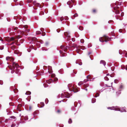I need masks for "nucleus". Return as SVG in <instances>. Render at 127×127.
Returning <instances> with one entry per match:
<instances>
[{"instance_id":"f257e3e1","label":"nucleus","mask_w":127,"mask_h":127,"mask_svg":"<svg viewBox=\"0 0 127 127\" xmlns=\"http://www.w3.org/2000/svg\"><path fill=\"white\" fill-rule=\"evenodd\" d=\"M20 67L19 65L18 64L16 63L15 62H13L12 63V66L11 70H12L11 73L12 74L14 71H15L16 73H18L19 72V70L18 68Z\"/></svg>"},{"instance_id":"f03ea898","label":"nucleus","mask_w":127,"mask_h":127,"mask_svg":"<svg viewBox=\"0 0 127 127\" xmlns=\"http://www.w3.org/2000/svg\"><path fill=\"white\" fill-rule=\"evenodd\" d=\"M22 26L23 28H22V31H21L19 29H18V28L17 27H14L12 28V30H11L10 32H14V31L15 32L16 31H19L20 32H21V31H22L24 33V34L25 35H27V34H25V32L27 29L28 28L27 26L25 25L23 26Z\"/></svg>"},{"instance_id":"7ed1b4c3","label":"nucleus","mask_w":127,"mask_h":127,"mask_svg":"<svg viewBox=\"0 0 127 127\" xmlns=\"http://www.w3.org/2000/svg\"><path fill=\"white\" fill-rule=\"evenodd\" d=\"M99 41L102 42L104 41L107 42L108 41L111 40V38H109L108 36L105 35L103 37H101L99 38Z\"/></svg>"},{"instance_id":"20e7f679","label":"nucleus","mask_w":127,"mask_h":127,"mask_svg":"<svg viewBox=\"0 0 127 127\" xmlns=\"http://www.w3.org/2000/svg\"><path fill=\"white\" fill-rule=\"evenodd\" d=\"M68 87L69 89L71 91H73L74 93L77 92H78V90L77 89H75L74 88L72 84H69L68 85Z\"/></svg>"},{"instance_id":"39448f33","label":"nucleus","mask_w":127,"mask_h":127,"mask_svg":"<svg viewBox=\"0 0 127 127\" xmlns=\"http://www.w3.org/2000/svg\"><path fill=\"white\" fill-rule=\"evenodd\" d=\"M36 41H37V42H39L41 44H43V41L42 40H41L40 41H38L36 38L35 37H33L31 38V41L30 42V43H32V42L34 43V42H36Z\"/></svg>"},{"instance_id":"423d86ee","label":"nucleus","mask_w":127,"mask_h":127,"mask_svg":"<svg viewBox=\"0 0 127 127\" xmlns=\"http://www.w3.org/2000/svg\"><path fill=\"white\" fill-rule=\"evenodd\" d=\"M118 108L117 109V110H116V111H120L121 112H127V111L126 110V107H122L121 108L122 109L121 110L120 108L118 106Z\"/></svg>"},{"instance_id":"0eeeda50","label":"nucleus","mask_w":127,"mask_h":127,"mask_svg":"<svg viewBox=\"0 0 127 127\" xmlns=\"http://www.w3.org/2000/svg\"><path fill=\"white\" fill-rule=\"evenodd\" d=\"M71 1H69L67 2V4L69 5V7L70 8H71L73 6V5H71L72 3H73V4L74 5H75L76 4H75L74 3V2H75V0H71Z\"/></svg>"},{"instance_id":"6e6552de","label":"nucleus","mask_w":127,"mask_h":127,"mask_svg":"<svg viewBox=\"0 0 127 127\" xmlns=\"http://www.w3.org/2000/svg\"><path fill=\"white\" fill-rule=\"evenodd\" d=\"M33 5L36 7H39L40 8L42 7L43 5H41L40 3L36 2V1H34L33 2Z\"/></svg>"},{"instance_id":"1a4fd4ad","label":"nucleus","mask_w":127,"mask_h":127,"mask_svg":"<svg viewBox=\"0 0 127 127\" xmlns=\"http://www.w3.org/2000/svg\"><path fill=\"white\" fill-rule=\"evenodd\" d=\"M58 79L57 78H55V79H50L48 80H46V82L48 84H50L52 82H53L54 81H57Z\"/></svg>"},{"instance_id":"9d476101","label":"nucleus","mask_w":127,"mask_h":127,"mask_svg":"<svg viewBox=\"0 0 127 127\" xmlns=\"http://www.w3.org/2000/svg\"><path fill=\"white\" fill-rule=\"evenodd\" d=\"M61 97L62 98H64V97L69 98L70 97V94L69 93L65 95L64 94L62 93L61 94Z\"/></svg>"},{"instance_id":"9b49d317","label":"nucleus","mask_w":127,"mask_h":127,"mask_svg":"<svg viewBox=\"0 0 127 127\" xmlns=\"http://www.w3.org/2000/svg\"><path fill=\"white\" fill-rule=\"evenodd\" d=\"M118 107V106H112V107H107V109H110L111 110H114L115 111H116Z\"/></svg>"},{"instance_id":"f8f14e48","label":"nucleus","mask_w":127,"mask_h":127,"mask_svg":"<svg viewBox=\"0 0 127 127\" xmlns=\"http://www.w3.org/2000/svg\"><path fill=\"white\" fill-rule=\"evenodd\" d=\"M69 32H64V35L66 36L68 39L70 37V36L69 35Z\"/></svg>"},{"instance_id":"ddd939ff","label":"nucleus","mask_w":127,"mask_h":127,"mask_svg":"<svg viewBox=\"0 0 127 127\" xmlns=\"http://www.w3.org/2000/svg\"><path fill=\"white\" fill-rule=\"evenodd\" d=\"M6 59L7 60L10 61H11L12 62L14 60V59L13 58L9 57H7Z\"/></svg>"},{"instance_id":"4468645a","label":"nucleus","mask_w":127,"mask_h":127,"mask_svg":"<svg viewBox=\"0 0 127 127\" xmlns=\"http://www.w3.org/2000/svg\"><path fill=\"white\" fill-rule=\"evenodd\" d=\"M64 19L65 20H67L68 19V18L67 16H65L64 19L63 17H62L60 18V20L61 22H62Z\"/></svg>"},{"instance_id":"2eb2a0df","label":"nucleus","mask_w":127,"mask_h":127,"mask_svg":"<svg viewBox=\"0 0 127 127\" xmlns=\"http://www.w3.org/2000/svg\"><path fill=\"white\" fill-rule=\"evenodd\" d=\"M29 48H28L27 49V50L29 52H30L31 51V49H34V50H36V48H34V47H33V45H32V46H30L29 47Z\"/></svg>"},{"instance_id":"dca6fc26","label":"nucleus","mask_w":127,"mask_h":127,"mask_svg":"<svg viewBox=\"0 0 127 127\" xmlns=\"http://www.w3.org/2000/svg\"><path fill=\"white\" fill-rule=\"evenodd\" d=\"M77 102H74V106L72 108V110L73 111H74L75 110V107H76L77 106Z\"/></svg>"},{"instance_id":"f3484780","label":"nucleus","mask_w":127,"mask_h":127,"mask_svg":"<svg viewBox=\"0 0 127 127\" xmlns=\"http://www.w3.org/2000/svg\"><path fill=\"white\" fill-rule=\"evenodd\" d=\"M61 49H64V51L66 52L65 50L69 48V47L67 46L65 47L64 46L62 45L61 46Z\"/></svg>"},{"instance_id":"a211bd4d","label":"nucleus","mask_w":127,"mask_h":127,"mask_svg":"<svg viewBox=\"0 0 127 127\" xmlns=\"http://www.w3.org/2000/svg\"><path fill=\"white\" fill-rule=\"evenodd\" d=\"M52 67L51 66H49V67H48V72L50 74L52 72Z\"/></svg>"},{"instance_id":"6ab92c4d","label":"nucleus","mask_w":127,"mask_h":127,"mask_svg":"<svg viewBox=\"0 0 127 127\" xmlns=\"http://www.w3.org/2000/svg\"><path fill=\"white\" fill-rule=\"evenodd\" d=\"M19 125L18 123L17 124V125H16L15 124L13 123L11 125V127H17Z\"/></svg>"},{"instance_id":"aec40b11","label":"nucleus","mask_w":127,"mask_h":127,"mask_svg":"<svg viewBox=\"0 0 127 127\" xmlns=\"http://www.w3.org/2000/svg\"><path fill=\"white\" fill-rule=\"evenodd\" d=\"M100 64H102L105 66L106 64L105 62L103 60H101L100 62Z\"/></svg>"},{"instance_id":"412c9836","label":"nucleus","mask_w":127,"mask_h":127,"mask_svg":"<svg viewBox=\"0 0 127 127\" xmlns=\"http://www.w3.org/2000/svg\"><path fill=\"white\" fill-rule=\"evenodd\" d=\"M39 114V111H35L33 113V115L34 116L33 118H34L35 117V116L37 114Z\"/></svg>"},{"instance_id":"4be33fe9","label":"nucleus","mask_w":127,"mask_h":127,"mask_svg":"<svg viewBox=\"0 0 127 127\" xmlns=\"http://www.w3.org/2000/svg\"><path fill=\"white\" fill-rule=\"evenodd\" d=\"M78 16V14L77 13H75L73 16L71 18L72 19H74L75 17H77Z\"/></svg>"},{"instance_id":"5701e85b","label":"nucleus","mask_w":127,"mask_h":127,"mask_svg":"<svg viewBox=\"0 0 127 127\" xmlns=\"http://www.w3.org/2000/svg\"><path fill=\"white\" fill-rule=\"evenodd\" d=\"M58 72L61 74H63L64 73V70L62 69H61L58 71Z\"/></svg>"},{"instance_id":"b1692460","label":"nucleus","mask_w":127,"mask_h":127,"mask_svg":"<svg viewBox=\"0 0 127 127\" xmlns=\"http://www.w3.org/2000/svg\"><path fill=\"white\" fill-rule=\"evenodd\" d=\"M96 99L94 98H92V102L94 103L96 102Z\"/></svg>"},{"instance_id":"393cba45","label":"nucleus","mask_w":127,"mask_h":127,"mask_svg":"<svg viewBox=\"0 0 127 127\" xmlns=\"http://www.w3.org/2000/svg\"><path fill=\"white\" fill-rule=\"evenodd\" d=\"M39 43V42H37L35 44L37 46V48H38L40 47V44Z\"/></svg>"},{"instance_id":"a878e982","label":"nucleus","mask_w":127,"mask_h":127,"mask_svg":"<svg viewBox=\"0 0 127 127\" xmlns=\"http://www.w3.org/2000/svg\"><path fill=\"white\" fill-rule=\"evenodd\" d=\"M113 12H115L116 14H119V11L118 10H115L114 11H113Z\"/></svg>"},{"instance_id":"bb28decb","label":"nucleus","mask_w":127,"mask_h":127,"mask_svg":"<svg viewBox=\"0 0 127 127\" xmlns=\"http://www.w3.org/2000/svg\"><path fill=\"white\" fill-rule=\"evenodd\" d=\"M44 73V71L43 70H42L41 71H40V72L39 73V74L40 75H43Z\"/></svg>"},{"instance_id":"cd10ccee","label":"nucleus","mask_w":127,"mask_h":127,"mask_svg":"<svg viewBox=\"0 0 127 127\" xmlns=\"http://www.w3.org/2000/svg\"><path fill=\"white\" fill-rule=\"evenodd\" d=\"M36 33L37 34H41V32L40 31H37L36 32Z\"/></svg>"},{"instance_id":"c85d7f7f","label":"nucleus","mask_w":127,"mask_h":127,"mask_svg":"<svg viewBox=\"0 0 127 127\" xmlns=\"http://www.w3.org/2000/svg\"><path fill=\"white\" fill-rule=\"evenodd\" d=\"M31 94V93L29 91H28L25 93V94L27 95H30Z\"/></svg>"},{"instance_id":"c756f323","label":"nucleus","mask_w":127,"mask_h":127,"mask_svg":"<svg viewBox=\"0 0 127 127\" xmlns=\"http://www.w3.org/2000/svg\"><path fill=\"white\" fill-rule=\"evenodd\" d=\"M121 67L122 69H124L125 68V66L124 65H122L121 66Z\"/></svg>"},{"instance_id":"7c9ffc66","label":"nucleus","mask_w":127,"mask_h":127,"mask_svg":"<svg viewBox=\"0 0 127 127\" xmlns=\"http://www.w3.org/2000/svg\"><path fill=\"white\" fill-rule=\"evenodd\" d=\"M7 121H8V120L7 119H6L5 121H1L0 119V123H1L2 122H4L5 123L6 122H7Z\"/></svg>"},{"instance_id":"2f4dec72","label":"nucleus","mask_w":127,"mask_h":127,"mask_svg":"<svg viewBox=\"0 0 127 127\" xmlns=\"http://www.w3.org/2000/svg\"><path fill=\"white\" fill-rule=\"evenodd\" d=\"M72 123V120H71V119L70 118L69 119V120L68 121V123L69 124H70L71 123Z\"/></svg>"},{"instance_id":"473e14b6","label":"nucleus","mask_w":127,"mask_h":127,"mask_svg":"<svg viewBox=\"0 0 127 127\" xmlns=\"http://www.w3.org/2000/svg\"><path fill=\"white\" fill-rule=\"evenodd\" d=\"M83 84V82L82 81H80L79 82L78 84L79 86H80L82 84Z\"/></svg>"},{"instance_id":"72a5a7b5","label":"nucleus","mask_w":127,"mask_h":127,"mask_svg":"<svg viewBox=\"0 0 127 127\" xmlns=\"http://www.w3.org/2000/svg\"><path fill=\"white\" fill-rule=\"evenodd\" d=\"M49 42L48 41H46V42L45 44V46H47L49 44Z\"/></svg>"},{"instance_id":"f704fd0d","label":"nucleus","mask_w":127,"mask_h":127,"mask_svg":"<svg viewBox=\"0 0 127 127\" xmlns=\"http://www.w3.org/2000/svg\"><path fill=\"white\" fill-rule=\"evenodd\" d=\"M79 29L80 30L82 31L83 29V27L80 26V27L79 28Z\"/></svg>"},{"instance_id":"c9c22d12","label":"nucleus","mask_w":127,"mask_h":127,"mask_svg":"<svg viewBox=\"0 0 127 127\" xmlns=\"http://www.w3.org/2000/svg\"><path fill=\"white\" fill-rule=\"evenodd\" d=\"M11 48L13 50H14L15 48V46H12L11 47Z\"/></svg>"},{"instance_id":"e433bc0d","label":"nucleus","mask_w":127,"mask_h":127,"mask_svg":"<svg viewBox=\"0 0 127 127\" xmlns=\"http://www.w3.org/2000/svg\"><path fill=\"white\" fill-rule=\"evenodd\" d=\"M104 78L105 80L106 81H108L109 80V79L108 78V77L107 76H105L104 77Z\"/></svg>"},{"instance_id":"4c0bfd02","label":"nucleus","mask_w":127,"mask_h":127,"mask_svg":"<svg viewBox=\"0 0 127 127\" xmlns=\"http://www.w3.org/2000/svg\"><path fill=\"white\" fill-rule=\"evenodd\" d=\"M40 104L41 105V106L40 107H43L44 105V103L43 102H41Z\"/></svg>"},{"instance_id":"58836bf2","label":"nucleus","mask_w":127,"mask_h":127,"mask_svg":"<svg viewBox=\"0 0 127 127\" xmlns=\"http://www.w3.org/2000/svg\"><path fill=\"white\" fill-rule=\"evenodd\" d=\"M9 104L10 106H14V103L12 102H10Z\"/></svg>"},{"instance_id":"ea45409f","label":"nucleus","mask_w":127,"mask_h":127,"mask_svg":"<svg viewBox=\"0 0 127 127\" xmlns=\"http://www.w3.org/2000/svg\"><path fill=\"white\" fill-rule=\"evenodd\" d=\"M28 116H25L24 118V119L25 120H28Z\"/></svg>"},{"instance_id":"a19ab883","label":"nucleus","mask_w":127,"mask_h":127,"mask_svg":"<svg viewBox=\"0 0 127 127\" xmlns=\"http://www.w3.org/2000/svg\"><path fill=\"white\" fill-rule=\"evenodd\" d=\"M43 85L45 88H46L48 87V85L46 84H44Z\"/></svg>"},{"instance_id":"79ce46f5","label":"nucleus","mask_w":127,"mask_h":127,"mask_svg":"<svg viewBox=\"0 0 127 127\" xmlns=\"http://www.w3.org/2000/svg\"><path fill=\"white\" fill-rule=\"evenodd\" d=\"M48 100L47 98H46L45 100V102L46 104H47L48 103Z\"/></svg>"},{"instance_id":"37998d69","label":"nucleus","mask_w":127,"mask_h":127,"mask_svg":"<svg viewBox=\"0 0 127 127\" xmlns=\"http://www.w3.org/2000/svg\"><path fill=\"white\" fill-rule=\"evenodd\" d=\"M80 42L82 43H83L84 42V40L83 39H82L80 40Z\"/></svg>"},{"instance_id":"c03bdc74","label":"nucleus","mask_w":127,"mask_h":127,"mask_svg":"<svg viewBox=\"0 0 127 127\" xmlns=\"http://www.w3.org/2000/svg\"><path fill=\"white\" fill-rule=\"evenodd\" d=\"M118 82V81L117 79H115L114 80V82L115 83H117Z\"/></svg>"},{"instance_id":"a18cd8bd","label":"nucleus","mask_w":127,"mask_h":127,"mask_svg":"<svg viewBox=\"0 0 127 127\" xmlns=\"http://www.w3.org/2000/svg\"><path fill=\"white\" fill-rule=\"evenodd\" d=\"M96 94H98V95L96 96L95 95V96H94V95H93V96L94 97H97L99 96V94L98 93H97Z\"/></svg>"},{"instance_id":"49530a36","label":"nucleus","mask_w":127,"mask_h":127,"mask_svg":"<svg viewBox=\"0 0 127 127\" xmlns=\"http://www.w3.org/2000/svg\"><path fill=\"white\" fill-rule=\"evenodd\" d=\"M4 47L3 46H0V50H2L3 49Z\"/></svg>"},{"instance_id":"de8ad7c7","label":"nucleus","mask_w":127,"mask_h":127,"mask_svg":"<svg viewBox=\"0 0 127 127\" xmlns=\"http://www.w3.org/2000/svg\"><path fill=\"white\" fill-rule=\"evenodd\" d=\"M40 30L42 32H43L44 31V29L43 28H41L40 29Z\"/></svg>"},{"instance_id":"09e8293b","label":"nucleus","mask_w":127,"mask_h":127,"mask_svg":"<svg viewBox=\"0 0 127 127\" xmlns=\"http://www.w3.org/2000/svg\"><path fill=\"white\" fill-rule=\"evenodd\" d=\"M86 49V48L85 47L83 46V47L81 48V49H82V50H84Z\"/></svg>"},{"instance_id":"8fccbe9b","label":"nucleus","mask_w":127,"mask_h":127,"mask_svg":"<svg viewBox=\"0 0 127 127\" xmlns=\"http://www.w3.org/2000/svg\"><path fill=\"white\" fill-rule=\"evenodd\" d=\"M14 39L13 37H11L10 38V41H13L14 40Z\"/></svg>"},{"instance_id":"3c124183","label":"nucleus","mask_w":127,"mask_h":127,"mask_svg":"<svg viewBox=\"0 0 127 127\" xmlns=\"http://www.w3.org/2000/svg\"><path fill=\"white\" fill-rule=\"evenodd\" d=\"M29 30H30L29 29H27V30H26V31L25 32V33L29 32Z\"/></svg>"},{"instance_id":"603ef678","label":"nucleus","mask_w":127,"mask_h":127,"mask_svg":"<svg viewBox=\"0 0 127 127\" xmlns=\"http://www.w3.org/2000/svg\"><path fill=\"white\" fill-rule=\"evenodd\" d=\"M3 84V82L2 81L0 80V85H2Z\"/></svg>"},{"instance_id":"864d4df0","label":"nucleus","mask_w":127,"mask_h":127,"mask_svg":"<svg viewBox=\"0 0 127 127\" xmlns=\"http://www.w3.org/2000/svg\"><path fill=\"white\" fill-rule=\"evenodd\" d=\"M32 1V0H28L27 1V2L28 3H30Z\"/></svg>"},{"instance_id":"5fc2aeb1","label":"nucleus","mask_w":127,"mask_h":127,"mask_svg":"<svg viewBox=\"0 0 127 127\" xmlns=\"http://www.w3.org/2000/svg\"><path fill=\"white\" fill-rule=\"evenodd\" d=\"M123 86L122 85H120V87H119V88L120 89H122L123 88Z\"/></svg>"},{"instance_id":"6e6d98bb","label":"nucleus","mask_w":127,"mask_h":127,"mask_svg":"<svg viewBox=\"0 0 127 127\" xmlns=\"http://www.w3.org/2000/svg\"><path fill=\"white\" fill-rule=\"evenodd\" d=\"M57 32H58V33L59 32H60V29H57V30H56Z\"/></svg>"},{"instance_id":"4d7b16f0","label":"nucleus","mask_w":127,"mask_h":127,"mask_svg":"<svg viewBox=\"0 0 127 127\" xmlns=\"http://www.w3.org/2000/svg\"><path fill=\"white\" fill-rule=\"evenodd\" d=\"M10 118H13V119H15V117L14 116H11V117H10Z\"/></svg>"},{"instance_id":"13d9d810","label":"nucleus","mask_w":127,"mask_h":127,"mask_svg":"<svg viewBox=\"0 0 127 127\" xmlns=\"http://www.w3.org/2000/svg\"><path fill=\"white\" fill-rule=\"evenodd\" d=\"M121 90H120L119 91H118L119 93V94H121Z\"/></svg>"},{"instance_id":"bf43d9fd","label":"nucleus","mask_w":127,"mask_h":127,"mask_svg":"<svg viewBox=\"0 0 127 127\" xmlns=\"http://www.w3.org/2000/svg\"><path fill=\"white\" fill-rule=\"evenodd\" d=\"M73 47L74 48H77V46L76 45H73Z\"/></svg>"},{"instance_id":"052dcab7","label":"nucleus","mask_w":127,"mask_h":127,"mask_svg":"<svg viewBox=\"0 0 127 127\" xmlns=\"http://www.w3.org/2000/svg\"><path fill=\"white\" fill-rule=\"evenodd\" d=\"M78 102H79V104H80V106H81V103L80 102V101H78Z\"/></svg>"},{"instance_id":"680f3d73","label":"nucleus","mask_w":127,"mask_h":127,"mask_svg":"<svg viewBox=\"0 0 127 127\" xmlns=\"http://www.w3.org/2000/svg\"><path fill=\"white\" fill-rule=\"evenodd\" d=\"M57 112L58 113H60V111L59 110H58L57 111Z\"/></svg>"},{"instance_id":"e2e57ef3","label":"nucleus","mask_w":127,"mask_h":127,"mask_svg":"<svg viewBox=\"0 0 127 127\" xmlns=\"http://www.w3.org/2000/svg\"><path fill=\"white\" fill-rule=\"evenodd\" d=\"M71 40L73 42H74L75 41V40L73 38H72L71 39Z\"/></svg>"},{"instance_id":"0e129e2a","label":"nucleus","mask_w":127,"mask_h":127,"mask_svg":"<svg viewBox=\"0 0 127 127\" xmlns=\"http://www.w3.org/2000/svg\"><path fill=\"white\" fill-rule=\"evenodd\" d=\"M92 53L91 52H89L88 53V55H89L92 54Z\"/></svg>"},{"instance_id":"69168bd1","label":"nucleus","mask_w":127,"mask_h":127,"mask_svg":"<svg viewBox=\"0 0 127 127\" xmlns=\"http://www.w3.org/2000/svg\"><path fill=\"white\" fill-rule=\"evenodd\" d=\"M79 36V35L78 34H77V35H75V36L76 37H78Z\"/></svg>"},{"instance_id":"338daca9","label":"nucleus","mask_w":127,"mask_h":127,"mask_svg":"<svg viewBox=\"0 0 127 127\" xmlns=\"http://www.w3.org/2000/svg\"><path fill=\"white\" fill-rule=\"evenodd\" d=\"M116 94L117 95H118L119 94V92H116Z\"/></svg>"},{"instance_id":"774afa93","label":"nucleus","mask_w":127,"mask_h":127,"mask_svg":"<svg viewBox=\"0 0 127 127\" xmlns=\"http://www.w3.org/2000/svg\"><path fill=\"white\" fill-rule=\"evenodd\" d=\"M116 94L117 95H118L119 94V92H116Z\"/></svg>"}]
</instances>
